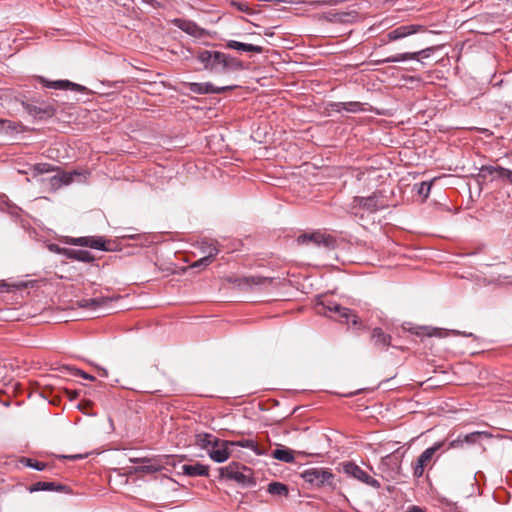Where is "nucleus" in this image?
Returning a JSON list of instances; mask_svg holds the SVG:
<instances>
[{
	"label": "nucleus",
	"mask_w": 512,
	"mask_h": 512,
	"mask_svg": "<svg viewBox=\"0 0 512 512\" xmlns=\"http://www.w3.org/2000/svg\"><path fill=\"white\" fill-rule=\"evenodd\" d=\"M484 437L488 438V437H490V434L487 433V432H480V431H475V432L466 434V435L463 436L464 444L465 443H467V444H475L481 438H484Z\"/></svg>",
	"instance_id": "obj_35"
},
{
	"label": "nucleus",
	"mask_w": 512,
	"mask_h": 512,
	"mask_svg": "<svg viewBox=\"0 0 512 512\" xmlns=\"http://www.w3.org/2000/svg\"><path fill=\"white\" fill-rule=\"evenodd\" d=\"M65 393L69 397L70 400L77 399L79 396V392L76 390L65 389Z\"/></svg>",
	"instance_id": "obj_47"
},
{
	"label": "nucleus",
	"mask_w": 512,
	"mask_h": 512,
	"mask_svg": "<svg viewBox=\"0 0 512 512\" xmlns=\"http://www.w3.org/2000/svg\"><path fill=\"white\" fill-rule=\"evenodd\" d=\"M193 58L201 65L197 70H205L214 75H223L244 69L243 62L218 50L198 48Z\"/></svg>",
	"instance_id": "obj_1"
},
{
	"label": "nucleus",
	"mask_w": 512,
	"mask_h": 512,
	"mask_svg": "<svg viewBox=\"0 0 512 512\" xmlns=\"http://www.w3.org/2000/svg\"><path fill=\"white\" fill-rule=\"evenodd\" d=\"M233 480L249 487L254 486L256 484L251 474H245L243 471L240 470L237 472V474L233 475Z\"/></svg>",
	"instance_id": "obj_34"
},
{
	"label": "nucleus",
	"mask_w": 512,
	"mask_h": 512,
	"mask_svg": "<svg viewBox=\"0 0 512 512\" xmlns=\"http://www.w3.org/2000/svg\"><path fill=\"white\" fill-rule=\"evenodd\" d=\"M95 367L98 371L99 376L104 377V378L108 376V371L105 368H102L100 366H95Z\"/></svg>",
	"instance_id": "obj_49"
},
{
	"label": "nucleus",
	"mask_w": 512,
	"mask_h": 512,
	"mask_svg": "<svg viewBox=\"0 0 512 512\" xmlns=\"http://www.w3.org/2000/svg\"><path fill=\"white\" fill-rule=\"evenodd\" d=\"M370 340L377 350L384 351L391 345L392 338L382 328L375 327L371 332Z\"/></svg>",
	"instance_id": "obj_19"
},
{
	"label": "nucleus",
	"mask_w": 512,
	"mask_h": 512,
	"mask_svg": "<svg viewBox=\"0 0 512 512\" xmlns=\"http://www.w3.org/2000/svg\"><path fill=\"white\" fill-rule=\"evenodd\" d=\"M61 178L60 176L57 175H54L52 176L50 179H49V182H50V185L52 187V189H58L62 186L61 184Z\"/></svg>",
	"instance_id": "obj_45"
},
{
	"label": "nucleus",
	"mask_w": 512,
	"mask_h": 512,
	"mask_svg": "<svg viewBox=\"0 0 512 512\" xmlns=\"http://www.w3.org/2000/svg\"><path fill=\"white\" fill-rule=\"evenodd\" d=\"M240 468L243 471L251 472V470L249 468H247L246 466L240 465L238 462H232L229 465H227L226 467H222L219 469L220 476L223 478L233 480V475L237 474V472L239 471Z\"/></svg>",
	"instance_id": "obj_25"
},
{
	"label": "nucleus",
	"mask_w": 512,
	"mask_h": 512,
	"mask_svg": "<svg viewBox=\"0 0 512 512\" xmlns=\"http://www.w3.org/2000/svg\"><path fill=\"white\" fill-rule=\"evenodd\" d=\"M175 25L181 29L183 32L194 36L201 37L205 34V30L199 27L195 22L184 19H176L174 21Z\"/></svg>",
	"instance_id": "obj_22"
},
{
	"label": "nucleus",
	"mask_w": 512,
	"mask_h": 512,
	"mask_svg": "<svg viewBox=\"0 0 512 512\" xmlns=\"http://www.w3.org/2000/svg\"><path fill=\"white\" fill-rule=\"evenodd\" d=\"M107 301L106 298H90V299H82L77 301V304L81 308H92L95 309L100 307Z\"/></svg>",
	"instance_id": "obj_32"
},
{
	"label": "nucleus",
	"mask_w": 512,
	"mask_h": 512,
	"mask_svg": "<svg viewBox=\"0 0 512 512\" xmlns=\"http://www.w3.org/2000/svg\"><path fill=\"white\" fill-rule=\"evenodd\" d=\"M416 335H427L429 337L440 335L438 329L436 328H428V327H419L414 332Z\"/></svg>",
	"instance_id": "obj_41"
},
{
	"label": "nucleus",
	"mask_w": 512,
	"mask_h": 512,
	"mask_svg": "<svg viewBox=\"0 0 512 512\" xmlns=\"http://www.w3.org/2000/svg\"><path fill=\"white\" fill-rule=\"evenodd\" d=\"M75 174H76V172H74V173L63 172L61 174H58V176H60V178L62 180L61 181L62 186L70 184L73 181V177Z\"/></svg>",
	"instance_id": "obj_43"
},
{
	"label": "nucleus",
	"mask_w": 512,
	"mask_h": 512,
	"mask_svg": "<svg viewBox=\"0 0 512 512\" xmlns=\"http://www.w3.org/2000/svg\"><path fill=\"white\" fill-rule=\"evenodd\" d=\"M49 250L51 252L56 253V254L63 255V256H65L67 258L69 248L60 247L57 244H50L49 245Z\"/></svg>",
	"instance_id": "obj_42"
},
{
	"label": "nucleus",
	"mask_w": 512,
	"mask_h": 512,
	"mask_svg": "<svg viewBox=\"0 0 512 512\" xmlns=\"http://www.w3.org/2000/svg\"><path fill=\"white\" fill-rule=\"evenodd\" d=\"M68 259L77 260L84 263H91L95 260L94 256L87 250H68Z\"/></svg>",
	"instance_id": "obj_26"
},
{
	"label": "nucleus",
	"mask_w": 512,
	"mask_h": 512,
	"mask_svg": "<svg viewBox=\"0 0 512 512\" xmlns=\"http://www.w3.org/2000/svg\"><path fill=\"white\" fill-rule=\"evenodd\" d=\"M464 445V439H463V436H458L457 439L455 440H452L450 443H449V446L447 449H453V448H461L463 447Z\"/></svg>",
	"instance_id": "obj_44"
},
{
	"label": "nucleus",
	"mask_w": 512,
	"mask_h": 512,
	"mask_svg": "<svg viewBox=\"0 0 512 512\" xmlns=\"http://www.w3.org/2000/svg\"><path fill=\"white\" fill-rule=\"evenodd\" d=\"M209 247H217L214 243L203 242L201 245V249L203 253L209 255Z\"/></svg>",
	"instance_id": "obj_48"
},
{
	"label": "nucleus",
	"mask_w": 512,
	"mask_h": 512,
	"mask_svg": "<svg viewBox=\"0 0 512 512\" xmlns=\"http://www.w3.org/2000/svg\"><path fill=\"white\" fill-rule=\"evenodd\" d=\"M230 283L241 290H250L253 286L264 285L265 283H271L272 279L262 276H247V277H235L228 279Z\"/></svg>",
	"instance_id": "obj_15"
},
{
	"label": "nucleus",
	"mask_w": 512,
	"mask_h": 512,
	"mask_svg": "<svg viewBox=\"0 0 512 512\" xmlns=\"http://www.w3.org/2000/svg\"><path fill=\"white\" fill-rule=\"evenodd\" d=\"M446 505H447V506H450V507H451V509H454V510H456V509H457V504H456V503H448V502H447V503H446Z\"/></svg>",
	"instance_id": "obj_51"
},
{
	"label": "nucleus",
	"mask_w": 512,
	"mask_h": 512,
	"mask_svg": "<svg viewBox=\"0 0 512 512\" xmlns=\"http://www.w3.org/2000/svg\"><path fill=\"white\" fill-rule=\"evenodd\" d=\"M230 5L235 7L236 9H238L239 11L241 12H244L246 14H253L254 13V10L252 8H250V6L248 5L247 2H243V1H231L230 2Z\"/></svg>",
	"instance_id": "obj_38"
},
{
	"label": "nucleus",
	"mask_w": 512,
	"mask_h": 512,
	"mask_svg": "<svg viewBox=\"0 0 512 512\" xmlns=\"http://www.w3.org/2000/svg\"><path fill=\"white\" fill-rule=\"evenodd\" d=\"M24 110L36 120H47L55 116L56 108L52 104L38 101H22Z\"/></svg>",
	"instance_id": "obj_9"
},
{
	"label": "nucleus",
	"mask_w": 512,
	"mask_h": 512,
	"mask_svg": "<svg viewBox=\"0 0 512 512\" xmlns=\"http://www.w3.org/2000/svg\"><path fill=\"white\" fill-rule=\"evenodd\" d=\"M37 80L39 81L40 84L43 85V87L49 88V89L71 90V91H76V92H84L86 90V87H84L80 84L71 82L69 80L51 81V80L46 79L43 76H38Z\"/></svg>",
	"instance_id": "obj_14"
},
{
	"label": "nucleus",
	"mask_w": 512,
	"mask_h": 512,
	"mask_svg": "<svg viewBox=\"0 0 512 512\" xmlns=\"http://www.w3.org/2000/svg\"><path fill=\"white\" fill-rule=\"evenodd\" d=\"M217 439H218L217 437H215L211 434L201 433V434H197L195 436V444L197 446H199L200 448L207 450V452H208L209 449L214 444V442L217 441Z\"/></svg>",
	"instance_id": "obj_27"
},
{
	"label": "nucleus",
	"mask_w": 512,
	"mask_h": 512,
	"mask_svg": "<svg viewBox=\"0 0 512 512\" xmlns=\"http://www.w3.org/2000/svg\"><path fill=\"white\" fill-rule=\"evenodd\" d=\"M230 445H231V447L238 446V447L250 449L257 455L264 454V452L260 449L258 444L252 439H241V440H237V441H230Z\"/></svg>",
	"instance_id": "obj_29"
},
{
	"label": "nucleus",
	"mask_w": 512,
	"mask_h": 512,
	"mask_svg": "<svg viewBox=\"0 0 512 512\" xmlns=\"http://www.w3.org/2000/svg\"><path fill=\"white\" fill-rule=\"evenodd\" d=\"M317 314L329 317L342 324H351L357 329L364 328L358 315L350 308L344 307L331 299H321L315 305Z\"/></svg>",
	"instance_id": "obj_3"
},
{
	"label": "nucleus",
	"mask_w": 512,
	"mask_h": 512,
	"mask_svg": "<svg viewBox=\"0 0 512 512\" xmlns=\"http://www.w3.org/2000/svg\"><path fill=\"white\" fill-rule=\"evenodd\" d=\"M406 512H426L424 509H422L419 506H412L410 507Z\"/></svg>",
	"instance_id": "obj_50"
},
{
	"label": "nucleus",
	"mask_w": 512,
	"mask_h": 512,
	"mask_svg": "<svg viewBox=\"0 0 512 512\" xmlns=\"http://www.w3.org/2000/svg\"><path fill=\"white\" fill-rule=\"evenodd\" d=\"M343 472L348 476L375 489H379L381 487V484L378 480L370 476L366 471H364L360 466H358L354 462L343 463Z\"/></svg>",
	"instance_id": "obj_11"
},
{
	"label": "nucleus",
	"mask_w": 512,
	"mask_h": 512,
	"mask_svg": "<svg viewBox=\"0 0 512 512\" xmlns=\"http://www.w3.org/2000/svg\"><path fill=\"white\" fill-rule=\"evenodd\" d=\"M54 166L49 163H37L32 166L33 175H41L54 171Z\"/></svg>",
	"instance_id": "obj_36"
},
{
	"label": "nucleus",
	"mask_w": 512,
	"mask_h": 512,
	"mask_svg": "<svg viewBox=\"0 0 512 512\" xmlns=\"http://www.w3.org/2000/svg\"><path fill=\"white\" fill-rule=\"evenodd\" d=\"M219 253V249L217 247H209V255H206L199 260L195 261L190 267L191 268H201V267H207L210 265L214 257Z\"/></svg>",
	"instance_id": "obj_30"
},
{
	"label": "nucleus",
	"mask_w": 512,
	"mask_h": 512,
	"mask_svg": "<svg viewBox=\"0 0 512 512\" xmlns=\"http://www.w3.org/2000/svg\"><path fill=\"white\" fill-rule=\"evenodd\" d=\"M271 456L285 463H293L295 460L293 451L285 447L273 450Z\"/></svg>",
	"instance_id": "obj_28"
},
{
	"label": "nucleus",
	"mask_w": 512,
	"mask_h": 512,
	"mask_svg": "<svg viewBox=\"0 0 512 512\" xmlns=\"http://www.w3.org/2000/svg\"><path fill=\"white\" fill-rule=\"evenodd\" d=\"M415 0H389L397 10H408Z\"/></svg>",
	"instance_id": "obj_40"
},
{
	"label": "nucleus",
	"mask_w": 512,
	"mask_h": 512,
	"mask_svg": "<svg viewBox=\"0 0 512 512\" xmlns=\"http://www.w3.org/2000/svg\"><path fill=\"white\" fill-rule=\"evenodd\" d=\"M331 107H332V110L337 111V112H339L341 110H345V111L351 112V113L365 111V109L363 108V104L360 102H357V101L337 102V103H333L331 105Z\"/></svg>",
	"instance_id": "obj_24"
},
{
	"label": "nucleus",
	"mask_w": 512,
	"mask_h": 512,
	"mask_svg": "<svg viewBox=\"0 0 512 512\" xmlns=\"http://www.w3.org/2000/svg\"><path fill=\"white\" fill-rule=\"evenodd\" d=\"M430 49H424L417 52H406V53H400L394 56H390L384 59L375 60V65H382L386 63H395V62H402L406 60H419L420 56L428 57L429 56Z\"/></svg>",
	"instance_id": "obj_17"
},
{
	"label": "nucleus",
	"mask_w": 512,
	"mask_h": 512,
	"mask_svg": "<svg viewBox=\"0 0 512 512\" xmlns=\"http://www.w3.org/2000/svg\"><path fill=\"white\" fill-rule=\"evenodd\" d=\"M298 245H314L316 247H323L331 250L336 247V239L330 235L321 231H314L311 233H302L296 238Z\"/></svg>",
	"instance_id": "obj_7"
},
{
	"label": "nucleus",
	"mask_w": 512,
	"mask_h": 512,
	"mask_svg": "<svg viewBox=\"0 0 512 512\" xmlns=\"http://www.w3.org/2000/svg\"><path fill=\"white\" fill-rule=\"evenodd\" d=\"M229 447H231L230 441L217 439V441L214 442L212 447L209 449L208 455L213 461L217 463H223L230 456Z\"/></svg>",
	"instance_id": "obj_16"
},
{
	"label": "nucleus",
	"mask_w": 512,
	"mask_h": 512,
	"mask_svg": "<svg viewBox=\"0 0 512 512\" xmlns=\"http://www.w3.org/2000/svg\"><path fill=\"white\" fill-rule=\"evenodd\" d=\"M354 394H355V393H348V394H345L344 396H346V397H351V396H353Z\"/></svg>",
	"instance_id": "obj_53"
},
{
	"label": "nucleus",
	"mask_w": 512,
	"mask_h": 512,
	"mask_svg": "<svg viewBox=\"0 0 512 512\" xmlns=\"http://www.w3.org/2000/svg\"><path fill=\"white\" fill-rule=\"evenodd\" d=\"M267 492L276 496H287L289 493L288 486L281 482H271L268 484Z\"/></svg>",
	"instance_id": "obj_31"
},
{
	"label": "nucleus",
	"mask_w": 512,
	"mask_h": 512,
	"mask_svg": "<svg viewBox=\"0 0 512 512\" xmlns=\"http://www.w3.org/2000/svg\"><path fill=\"white\" fill-rule=\"evenodd\" d=\"M68 243L71 245H75V246L90 247V248L102 250V251H111L112 250V247L110 246L111 241L105 240L103 237H100V236H85V237L70 238Z\"/></svg>",
	"instance_id": "obj_12"
},
{
	"label": "nucleus",
	"mask_w": 512,
	"mask_h": 512,
	"mask_svg": "<svg viewBox=\"0 0 512 512\" xmlns=\"http://www.w3.org/2000/svg\"><path fill=\"white\" fill-rule=\"evenodd\" d=\"M444 446V442H436L433 446L425 449L412 463L413 476L417 479L421 478L426 468H431L434 455Z\"/></svg>",
	"instance_id": "obj_8"
},
{
	"label": "nucleus",
	"mask_w": 512,
	"mask_h": 512,
	"mask_svg": "<svg viewBox=\"0 0 512 512\" xmlns=\"http://www.w3.org/2000/svg\"><path fill=\"white\" fill-rule=\"evenodd\" d=\"M29 492H38V491H56V492H68L69 487L56 483V482H45V481H39L29 486L28 488Z\"/></svg>",
	"instance_id": "obj_21"
},
{
	"label": "nucleus",
	"mask_w": 512,
	"mask_h": 512,
	"mask_svg": "<svg viewBox=\"0 0 512 512\" xmlns=\"http://www.w3.org/2000/svg\"><path fill=\"white\" fill-rule=\"evenodd\" d=\"M20 463H22L26 467L33 468L37 471H43L48 467L47 463L28 457H22L20 459Z\"/></svg>",
	"instance_id": "obj_33"
},
{
	"label": "nucleus",
	"mask_w": 512,
	"mask_h": 512,
	"mask_svg": "<svg viewBox=\"0 0 512 512\" xmlns=\"http://www.w3.org/2000/svg\"><path fill=\"white\" fill-rule=\"evenodd\" d=\"M133 462H141L140 466H137L135 468V472L137 473H155L162 469L163 465H168L176 468L179 464H181L182 459H179L175 456L169 455L165 456L164 460L161 463H158L152 459L143 458V459H136L133 460Z\"/></svg>",
	"instance_id": "obj_10"
},
{
	"label": "nucleus",
	"mask_w": 512,
	"mask_h": 512,
	"mask_svg": "<svg viewBox=\"0 0 512 512\" xmlns=\"http://www.w3.org/2000/svg\"><path fill=\"white\" fill-rule=\"evenodd\" d=\"M63 369L70 371L71 374L74 375V376H79V377H81L83 379H87V380H90V381H94L95 380V377L93 375H90V374L86 373L83 370H80V369H77V368H73V367H69V366H64Z\"/></svg>",
	"instance_id": "obj_37"
},
{
	"label": "nucleus",
	"mask_w": 512,
	"mask_h": 512,
	"mask_svg": "<svg viewBox=\"0 0 512 512\" xmlns=\"http://www.w3.org/2000/svg\"><path fill=\"white\" fill-rule=\"evenodd\" d=\"M225 47L228 49L243 51V52H251L261 54L264 52V48L259 45L247 44L243 42H239L236 40H228L225 44Z\"/></svg>",
	"instance_id": "obj_23"
},
{
	"label": "nucleus",
	"mask_w": 512,
	"mask_h": 512,
	"mask_svg": "<svg viewBox=\"0 0 512 512\" xmlns=\"http://www.w3.org/2000/svg\"><path fill=\"white\" fill-rule=\"evenodd\" d=\"M88 455H89V453L74 454V455H62V456H60V458L68 459V460H81V459L87 458Z\"/></svg>",
	"instance_id": "obj_46"
},
{
	"label": "nucleus",
	"mask_w": 512,
	"mask_h": 512,
	"mask_svg": "<svg viewBox=\"0 0 512 512\" xmlns=\"http://www.w3.org/2000/svg\"><path fill=\"white\" fill-rule=\"evenodd\" d=\"M184 86L190 93L197 95H206V94H221L226 91L233 90L236 86H223L216 87L210 82L197 83V82H189L184 83Z\"/></svg>",
	"instance_id": "obj_13"
},
{
	"label": "nucleus",
	"mask_w": 512,
	"mask_h": 512,
	"mask_svg": "<svg viewBox=\"0 0 512 512\" xmlns=\"http://www.w3.org/2000/svg\"><path fill=\"white\" fill-rule=\"evenodd\" d=\"M415 188L417 189V193L420 196L427 198L431 190V182H421L419 184H415Z\"/></svg>",
	"instance_id": "obj_39"
},
{
	"label": "nucleus",
	"mask_w": 512,
	"mask_h": 512,
	"mask_svg": "<svg viewBox=\"0 0 512 512\" xmlns=\"http://www.w3.org/2000/svg\"><path fill=\"white\" fill-rule=\"evenodd\" d=\"M423 26L421 25H415V24H410V25H402V26H399L391 31H389L386 35L388 41H396V40H399V39H402L404 37H407L409 35H412L414 33H417L418 31H421L423 30Z\"/></svg>",
	"instance_id": "obj_18"
},
{
	"label": "nucleus",
	"mask_w": 512,
	"mask_h": 512,
	"mask_svg": "<svg viewBox=\"0 0 512 512\" xmlns=\"http://www.w3.org/2000/svg\"><path fill=\"white\" fill-rule=\"evenodd\" d=\"M476 179L478 182L489 180L512 184V170L498 165L495 161L493 164L482 165L476 174Z\"/></svg>",
	"instance_id": "obj_5"
},
{
	"label": "nucleus",
	"mask_w": 512,
	"mask_h": 512,
	"mask_svg": "<svg viewBox=\"0 0 512 512\" xmlns=\"http://www.w3.org/2000/svg\"><path fill=\"white\" fill-rule=\"evenodd\" d=\"M403 455L400 453V449H396L381 459L379 470L387 480H395L401 475Z\"/></svg>",
	"instance_id": "obj_6"
},
{
	"label": "nucleus",
	"mask_w": 512,
	"mask_h": 512,
	"mask_svg": "<svg viewBox=\"0 0 512 512\" xmlns=\"http://www.w3.org/2000/svg\"><path fill=\"white\" fill-rule=\"evenodd\" d=\"M144 3L154 5V3H157L156 0H142Z\"/></svg>",
	"instance_id": "obj_52"
},
{
	"label": "nucleus",
	"mask_w": 512,
	"mask_h": 512,
	"mask_svg": "<svg viewBox=\"0 0 512 512\" xmlns=\"http://www.w3.org/2000/svg\"><path fill=\"white\" fill-rule=\"evenodd\" d=\"M180 469L181 471H179L178 474L186 475L189 477L209 476V466L200 462H195L194 464H182Z\"/></svg>",
	"instance_id": "obj_20"
},
{
	"label": "nucleus",
	"mask_w": 512,
	"mask_h": 512,
	"mask_svg": "<svg viewBox=\"0 0 512 512\" xmlns=\"http://www.w3.org/2000/svg\"><path fill=\"white\" fill-rule=\"evenodd\" d=\"M388 207L389 204L386 200L384 192L377 190L366 197H353L352 200L347 204V211L354 217L363 219L365 215L374 214L377 211L386 209Z\"/></svg>",
	"instance_id": "obj_2"
},
{
	"label": "nucleus",
	"mask_w": 512,
	"mask_h": 512,
	"mask_svg": "<svg viewBox=\"0 0 512 512\" xmlns=\"http://www.w3.org/2000/svg\"><path fill=\"white\" fill-rule=\"evenodd\" d=\"M300 476L310 487L336 488L335 475L329 468L311 467L302 471Z\"/></svg>",
	"instance_id": "obj_4"
}]
</instances>
